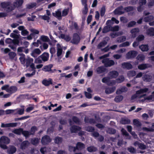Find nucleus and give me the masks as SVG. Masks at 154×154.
<instances>
[{
  "mask_svg": "<svg viewBox=\"0 0 154 154\" xmlns=\"http://www.w3.org/2000/svg\"><path fill=\"white\" fill-rule=\"evenodd\" d=\"M148 91V88H145L137 91L136 94L131 97V100L138 99V100L140 102H143L146 100L154 101V91L152 93V95L146 97V94L144 93Z\"/></svg>",
  "mask_w": 154,
  "mask_h": 154,
  "instance_id": "1",
  "label": "nucleus"
},
{
  "mask_svg": "<svg viewBox=\"0 0 154 154\" xmlns=\"http://www.w3.org/2000/svg\"><path fill=\"white\" fill-rule=\"evenodd\" d=\"M23 0H19L17 2L15 3L12 6L10 5V3L8 2H3L1 4V6L3 8H7L8 9L12 10L15 7H18L20 6L23 3Z\"/></svg>",
  "mask_w": 154,
  "mask_h": 154,
  "instance_id": "2",
  "label": "nucleus"
},
{
  "mask_svg": "<svg viewBox=\"0 0 154 154\" xmlns=\"http://www.w3.org/2000/svg\"><path fill=\"white\" fill-rule=\"evenodd\" d=\"M10 140L8 137L5 136H2L0 138V146L2 148L6 149L7 148V146L5 144L9 143Z\"/></svg>",
  "mask_w": 154,
  "mask_h": 154,
  "instance_id": "3",
  "label": "nucleus"
},
{
  "mask_svg": "<svg viewBox=\"0 0 154 154\" xmlns=\"http://www.w3.org/2000/svg\"><path fill=\"white\" fill-rule=\"evenodd\" d=\"M63 54L62 47L60 44H58L57 45V59L59 61H60L62 58Z\"/></svg>",
  "mask_w": 154,
  "mask_h": 154,
  "instance_id": "4",
  "label": "nucleus"
},
{
  "mask_svg": "<svg viewBox=\"0 0 154 154\" xmlns=\"http://www.w3.org/2000/svg\"><path fill=\"white\" fill-rule=\"evenodd\" d=\"M33 59L32 58L30 57H28L26 59V62L25 65L27 67L29 66L32 69H35V65L33 63Z\"/></svg>",
  "mask_w": 154,
  "mask_h": 154,
  "instance_id": "5",
  "label": "nucleus"
},
{
  "mask_svg": "<svg viewBox=\"0 0 154 154\" xmlns=\"http://www.w3.org/2000/svg\"><path fill=\"white\" fill-rule=\"evenodd\" d=\"M137 52L134 51H131L128 52L126 54L125 57L129 59L134 58L137 55Z\"/></svg>",
  "mask_w": 154,
  "mask_h": 154,
  "instance_id": "6",
  "label": "nucleus"
},
{
  "mask_svg": "<svg viewBox=\"0 0 154 154\" xmlns=\"http://www.w3.org/2000/svg\"><path fill=\"white\" fill-rule=\"evenodd\" d=\"M102 63H104L106 67L110 66L114 64V61L112 60H109L108 58H105L102 60Z\"/></svg>",
  "mask_w": 154,
  "mask_h": 154,
  "instance_id": "7",
  "label": "nucleus"
},
{
  "mask_svg": "<svg viewBox=\"0 0 154 154\" xmlns=\"http://www.w3.org/2000/svg\"><path fill=\"white\" fill-rule=\"evenodd\" d=\"M80 40V38L79 35L76 33L74 34L73 36V38L71 41V43L73 44H78Z\"/></svg>",
  "mask_w": 154,
  "mask_h": 154,
  "instance_id": "8",
  "label": "nucleus"
},
{
  "mask_svg": "<svg viewBox=\"0 0 154 154\" xmlns=\"http://www.w3.org/2000/svg\"><path fill=\"white\" fill-rule=\"evenodd\" d=\"M41 53V51L39 49L35 48L32 51L31 55L34 57H36Z\"/></svg>",
  "mask_w": 154,
  "mask_h": 154,
  "instance_id": "9",
  "label": "nucleus"
},
{
  "mask_svg": "<svg viewBox=\"0 0 154 154\" xmlns=\"http://www.w3.org/2000/svg\"><path fill=\"white\" fill-rule=\"evenodd\" d=\"M103 82L106 83L109 85H112L115 84V82L114 81H110L109 79L106 77L103 78L102 79Z\"/></svg>",
  "mask_w": 154,
  "mask_h": 154,
  "instance_id": "10",
  "label": "nucleus"
},
{
  "mask_svg": "<svg viewBox=\"0 0 154 154\" xmlns=\"http://www.w3.org/2000/svg\"><path fill=\"white\" fill-rule=\"evenodd\" d=\"M146 2V0H139V5L140 6L137 8V10L138 11L140 12L143 10V8L142 6L145 5Z\"/></svg>",
  "mask_w": 154,
  "mask_h": 154,
  "instance_id": "11",
  "label": "nucleus"
},
{
  "mask_svg": "<svg viewBox=\"0 0 154 154\" xmlns=\"http://www.w3.org/2000/svg\"><path fill=\"white\" fill-rule=\"evenodd\" d=\"M17 125V123H11L7 124L2 123L1 127L2 128H8L15 127Z\"/></svg>",
  "mask_w": 154,
  "mask_h": 154,
  "instance_id": "12",
  "label": "nucleus"
},
{
  "mask_svg": "<svg viewBox=\"0 0 154 154\" xmlns=\"http://www.w3.org/2000/svg\"><path fill=\"white\" fill-rule=\"evenodd\" d=\"M139 31V30L138 28H134L132 29L130 31L131 37L133 38H135Z\"/></svg>",
  "mask_w": 154,
  "mask_h": 154,
  "instance_id": "13",
  "label": "nucleus"
},
{
  "mask_svg": "<svg viewBox=\"0 0 154 154\" xmlns=\"http://www.w3.org/2000/svg\"><path fill=\"white\" fill-rule=\"evenodd\" d=\"M124 12V8H123L122 7L116 8L114 11V13L116 14L120 15L123 14Z\"/></svg>",
  "mask_w": 154,
  "mask_h": 154,
  "instance_id": "14",
  "label": "nucleus"
},
{
  "mask_svg": "<svg viewBox=\"0 0 154 154\" xmlns=\"http://www.w3.org/2000/svg\"><path fill=\"white\" fill-rule=\"evenodd\" d=\"M51 141V139L49 137L47 136L43 137L42 139V143L43 144H45L48 143Z\"/></svg>",
  "mask_w": 154,
  "mask_h": 154,
  "instance_id": "15",
  "label": "nucleus"
},
{
  "mask_svg": "<svg viewBox=\"0 0 154 154\" xmlns=\"http://www.w3.org/2000/svg\"><path fill=\"white\" fill-rule=\"evenodd\" d=\"M42 84L45 86H49L52 84V79L51 78L44 79L42 82Z\"/></svg>",
  "mask_w": 154,
  "mask_h": 154,
  "instance_id": "16",
  "label": "nucleus"
},
{
  "mask_svg": "<svg viewBox=\"0 0 154 154\" xmlns=\"http://www.w3.org/2000/svg\"><path fill=\"white\" fill-rule=\"evenodd\" d=\"M52 66V65L49 64L44 66L42 68V70L45 72L51 71V72H54V71H52L51 70V68Z\"/></svg>",
  "mask_w": 154,
  "mask_h": 154,
  "instance_id": "17",
  "label": "nucleus"
},
{
  "mask_svg": "<svg viewBox=\"0 0 154 154\" xmlns=\"http://www.w3.org/2000/svg\"><path fill=\"white\" fill-rule=\"evenodd\" d=\"M149 14V13L144 14V20L145 22H150L153 19V17L152 16H147V15Z\"/></svg>",
  "mask_w": 154,
  "mask_h": 154,
  "instance_id": "18",
  "label": "nucleus"
},
{
  "mask_svg": "<svg viewBox=\"0 0 154 154\" xmlns=\"http://www.w3.org/2000/svg\"><path fill=\"white\" fill-rule=\"evenodd\" d=\"M40 57H41L42 60L44 61H47L49 58V54L47 53H45L43 54Z\"/></svg>",
  "mask_w": 154,
  "mask_h": 154,
  "instance_id": "19",
  "label": "nucleus"
},
{
  "mask_svg": "<svg viewBox=\"0 0 154 154\" xmlns=\"http://www.w3.org/2000/svg\"><path fill=\"white\" fill-rule=\"evenodd\" d=\"M135 146H137L140 149H143L146 148V146L143 144L141 143L138 142H136L134 143Z\"/></svg>",
  "mask_w": 154,
  "mask_h": 154,
  "instance_id": "20",
  "label": "nucleus"
},
{
  "mask_svg": "<svg viewBox=\"0 0 154 154\" xmlns=\"http://www.w3.org/2000/svg\"><path fill=\"white\" fill-rule=\"evenodd\" d=\"M122 67L124 68L130 69L132 68L131 64L129 63H124L122 64Z\"/></svg>",
  "mask_w": 154,
  "mask_h": 154,
  "instance_id": "21",
  "label": "nucleus"
},
{
  "mask_svg": "<svg viewBox=\"0 0 154 154\" xmlns=\"http://www.w3.org/2000/svg\"><path fill=\"white\" fill-rule=\"evenodd\" d=\"M23 108L22 109L18 108L15 109H14L15 112H16V113L15 114H18L20 115H22L24 113V106H23Z\"/></svg>",
  "mask_w": 154,
  "mask_h": 154,
  "instance_id": "22",
  "label": "nucleus"
},
{
  "mask_svg": "<svg viewBox=\"0 0 154 154\" xmlns=\"http://www.w3.org/2000/svg\"><path fill=\"white\" fill-rule=\"evenodd\" d=\"M147 34L151 36L154 35V29L153 28H150L149 29L146 31Z\"/></svg>",
  "mask_w": 154,
  "mask_h": 154,
  "instance_id": "23",
  "label": "nucleus"
},
{
  "mask_svg": "<svg viewBox=\"0 0 154 154\" xmlns=\"http://www.w3.org/2000/svg\"><path fill=\"white\" fill-rule=\"evenodd\" d=\"M105 70V69L103 66H100L98 67L96 71L98 74H100L104 72Z\"/></svg>",
  "mask_w": 154,
  "mask_h": 154,
  "instance_id": "24",
  "label": "nucleus"
},
{
  "mask_svg": "<svg viewBox=\"0 0 154 154\" xmlns=\"http://www.w3.org/2000/svg\"><path fill=\"white\" fill-rule=\"evenodd\" d=\"M116 89L115 87H112L111 88H108L106 89L105 92L106 94H111Z\"/></svg>",
  "mask_w": 154,
  "mask_h": 154,
  "instance_id": "25",
  "label": "nucleus"
},
{
  "mask_svg": "<svg viewBox=\"0 0 154 154\" xmlns=\"http://www.w3.org/2000/svg\"><path fill=\"white\" fill-rule=\"evenodd\" d=\"M151 125H152V128H147L146 127L143 128H142V130L143 131H153L154 130L153 128H154V123H152Z\"/></svg>",
  "mask_w": 154,
  "mask_h": 154,
  "instance_id": "26",
  "label": "nucleus"
},
{
  "mask_svg": "<svg viewBox=\"0 0 154 154\" xmlns=\"http://www.w3.org/2000/svg\"><path fill=\"white\" fill-rule=\"evenodd\" d=\"M126 39V37L125 36H122L118 38L117 39V42L120 43L125 41Z\"/></svg>",
  "mask_w": 154,
  "mask_h": 154,
  "instance_id": "27",
  "label": "nucleus"
},
{
  "mask_svg": "<svg viewBox=\"0 0 154 154\" xmlns=\"http://www.w3.org/2000/svg\"><path fill=\"white\" fill-rule=\"evenodd\" d=\"M16 151V148L13 146H11L8 150V152L9 154H13L15 153Z\"/></svg>",
  "mask_w": 154,
  "mask_h": 154,
  "instance_id": "28",
  "label": "nucleus"
},
{
  "mask_svg": "<svg viewBox=\"0 0 154 154\" xmlns=\"http://www.w3.org/2000/svg\"><path fill=\"white\" fill-rule=\"evenodd\" d=\"M109 75L112 78H115L118 75V73L117 72L113 71L110 72Z\"/></svg>",
  "mask_w": 154,
  "mask_h": 154,
  "instance_id": "29",
  "label": "nucleus"
},
{
  "mask_svg": "<svg viewBox=\"0 0 154 154\" xmlns=\"http://www.w3.org/2000/svg\"><path fill=\"white\" fill-rule=\"evenodd\" d=\"M81 128L80 127L74 126H72L71 128V131L72 133L76 132L77 131H80Z\"/></svg>",
  "mask_w": 154,
  "mask_h": 154,
  "instance_id": "30",
  "label": "nucleus"
},
{
  "mask_svg": "<svg viewBox=\"0 0 154 154\" xmlns=\"http://www.w3.org/2000/svg\"><path fill=\"white\" fill-rule=\"evenodd\" d=\"M40 39L43 42H49L50 39L47 36L42 35L40 37Z\"/></svg>",
  "mask_w": 154,
  "mask_h": 154,
  "instance_id": "31",
  "label": "nucleus"
},
{
  "mask_svg": "<svg viewBox=\"0 0 154 154\" xmlns=\"http://www.w3.org/2000/svg\"><path fill=\"white\" fill-rule=\"evenodd\" d=\"M17 90V88L15 86H11L9 87L8 92L11 94L13 93L16 92Z\"/></svg>",
  "mask_w": 154,
  "mask_h": 154,
  "instance_id": "32",
  "label": "nucleus"
},
{
  "mask_svg": "<svg viewBox=\"0 0 154 154\" xmlns=\"http://www.w3.org/2000/svg\"><path fill=\"white\" fill-rule=\"evenodd\" d=\"M139 48L143 51H147L149 50L148 46L147 45H142L140 46Z\"/></svg>",
  "mask_w": 154,
  "mask_h": 154,
  "instance_id": "33",
  "label": "nucleus"
},
{
  "mask_svg": "<svg viewBox=\"0 0 154 154\" xmlns=\"http://www.w3.org/2000/svg\"><path fill=\"white\" fill-rule=\"evenodd\" d=\"M127 89L125 87H123L121 89L117 90L116 93L117 94H120L121 93L125 92L127 91Z\"/></svg>",
  "mask_w": 154,
  "mask_h": 154,
  "instance_id": "34",
  "label": "nucleus"
},
{
  "mask_svg": "<svg viewBox=\"0 0 154 154\" xmlns=\"http://www.w3.org/2000/svg\"><path fill=\"white\" fill-rule=\"evenodd\" d=\"M60 38H62L64 39L66 41H69L71 39L70 37L68 35H65L63 34L61 35Z\"/></svg>",
  "mask_w": 154,
  "mask_h": 154,
  "instance_id": "35",
  "label": "nucleus"
},
{
  "mask_svg": "<svg viewBox=\"0 0 154 154\" xmlns=\"http://www.w3.org/2000/svg\"><path fill=\"white\" fill-rule=\"evenodd\" d=\"M148 67V65L145 64L140 65L138 66V68L141 70L144 69Z\"/></svg>",
  "mask_w": 154,
  "mask_h": 154,
  "instance_id": "36",
  "label": "nucleus"
},
{
  "mask_svg": "<svg viewBox=\"0 0 154 154\" xmlns=\"http://www.w3.org/2000/svg\"><path fill=\"white\" fill-rule=\"evenodd\" d=\"M145 57L143 54H140L138 55L137 57V60L140 61H142L145 59Z\"/></svg>",
  "mask_w": 154,
  "mask_h": 154,
  "instance_id": "37",
  "label": "nucleus"
},
{
  "mask_svg": "<svg viewBox=\"0 0 154 154\" xmlns=\"http://www.w3.org/2000/svg\"><path fill=\"white\" fill-rule=\"evenodd\" d=\"M85 145L82 143L80 142L78 143L76 145V148L78 149L81 150L84 148Z\"/></svg>",
  "mask_w": 154,
  "mask_h": 154,
  "instance_id": "38",
  "label": "nucleus"
},
{
  "mask_svg": "<svg viewBox=\"0 0 154 154\" xmlns=\"http://www.w3.org/2000/svg\"><path fill=\"white\" fill-rule=\"evenodd\" d=\"M25 55L22 54L21 57L19 58V59L22 64H25L26 62V60L25 59Z\"/></svg>",
  "mask_w": 154,
  "mask_h": 154,
  "instance_id": "39",
  "label": "nucleus"
},
{
  "mask_svg": "<svg viewBox=\"0 0 154 154\" xmlns=\"http://www.w3.org/2000/svg\"><path fill=\"white\" fill-rule=\"evenodd\" d=\"M123 99V97L122 96H118L115 98L114 100L116 102H119L122 101Z\"/></svg>",
  "mask_w": 154,
  "mask_h": 154,
  "instance_id": "40",
  "label": "nucleus"
},
{
  "mask_svg": "<svg viewBox=\"0 0 154 154\" xmlns=\"http://www.w3.org/2000/svg\"><path fill=\"white\" fill-rule=\"evenodd\" d=\"M130 122V120L127 118H123L122 119L121 122L122 124H125L129 123Z\"/></svg>",
  "mask_w": 154,
  "mask_h": 154,
  "instance_id": "41",
  "label": "nucleus"
},
{
  "mask_svg": "<svg viewBox=\"0 0 154 154\" xmlns=\"http://www.w3.org/2000/svg\"><path fill=\"white\" fill-rule=\"evenodd\" d=\"M151 77L149 75H145L143 77V80L146 82H149L151 79Z\"/></svg>",
  "mask_w": 154,
  "mask_h": 154,
  "instance_id": "42",
  "label": "nucleus"
},
{
  "mask_svg": "<svg viewBox=\"0 0 154 154\" xmlns=\"http://www.w3.org/2000/svg\"><path fill=\"white\" fill-rule=\"evenodd\" d=\"M136 74V72L134 71H130L128 72L127 75L129 77L134 76Z\"/></svg>",
  "mask_w": 154,
  "mask_h": 154,
  "instance_id": "43",
  "label": "nucleus"
},
{
  "mask_svg": "<svg viewBox=\"0 0 154 154\" xmlns=\"http://www.w3.org/2000/svg\"><path fill=\"white\" fill-rule=\"evenodd\" d=\"M23 129L21 128L16 129L13 131V132L14 134L19 135L22 134Z\"/></svg>",
  "mask_w": 154,
  "mask_h": 154,
  "instance_id": "44",
  "label": "nucleus"
},
{
  "mask_svg": "<svg viewBox=\"0 0 154 154\" xmlns=\"http://www.w3.org/2000/svg\"><path fill=\"white\" fill-rule=\"evenodd\" d=\"M53 15L58 18L61 17V12L58 10L57 11H56L55 13H53Z\"/></svg>",
  "mask_w": 154,
  "mask_h": 154,
  "instance_id": "45",
  "label": "nucleus"
},
{
  "mask_svg": "<svg viewBox=\"0 0 154 154\" xmlns=\"http://www.w3.org/2000/svg\"><path fill=\"white\" fill-rule=\"evenodd\" d=\"M134 124L137 126H140L141 125V123L138 119H134L133 120Z\"/></svg>",
  "mask_w": 154,
  "mask_h": 154,
  "instance_id": "46",
  "label": "nucleus"
},
{
  "mask_svg": "<svg viewBox=\"0 0 154 154\" xmlns=\"http://www.w3.org/2000/svg\"><path fill=\"white\" fill-rule=\"evenodd\" d=\"M32 72L31 73H27L25 74V76L27 77H31L35 75V70L34 69H32Z\"/></svg>",
  "mask_w": 154,
  "mask_h": 154,
  "instance_id": "47",
  "label": "nucleus"
},
{
  "mask_svg": "<svg viewBox=\"0 0 154 154\" xmlns=\"http://www.w3.org/2000/svg\"><path fill=\"white\" fill-rule=\"evenodd\" d=\"M131 43V42L127 41L120 44L119 45V46L120 47H125L128 46L130 45Z\"/></svg>",
  "mask_w": 154,
  "mask_h": 154,
  "instance_id": "48",
  "label": "nucleus"
},
{
  "mask_svg": "<svg viewBox=\"0 0 154 154\" xmlns=\"http://www.w3.org/2000/svg\"><path fill=\"white\" fill-rule=\"evenodd\" d=\"M121 131L123 134L126 136V139H129L130 138V137L129 135L127 133L125 130L123 128L122 129Z\"/></svg>",
  "mask_w": 154,
  "mask_h": 154,
  "instance_id": "49",
  "label": "nucleus"
},
{
  "mask_svg": "<svg viewBox=\"0 0 154 154\" xmlns=\"http://www.w3.org/2000/svg\"><path fill=\"white\" fill-rule=\"evenodd\" d=\"M142 73L141 72H139L138 74H137L136 77L135 78H134V79L131 82H132V83L134 82L133 84H136L137 83V82H135V79L136 78H140L142 76Z\"/></svg>",
  "mask_w": 154,
  "mask_h": 154,
  "instance_id": "50",
  "label": "nucleus"
},
{
  "mask_svg": "<svg viewBox=\"0 0 154 154\" xmlns=\"http://www.w3.org/2000/svg\"><path fill=\"white\" fill-rule=\"evenodd\" d=\"M29 144V143L27 141H23L21 144V148L24 149Z\"/></svg>",
  "mask_w": 154,
  "mask_h": 154,
  "instance_id": "51",
  "label": "nucleus"
},
{
  "mask_svg": "<svg viewBox=\"0 0 154 154\" xmlns=\"http://www.w3.org/2000/svg\"><path fill=\"white\" fill-rule=\"evenodd\" d=\"M39 17L43 20H47L48 22H49L48 20L50 19L49 17L45 15L44 16H40Z\"/></svg>",
  "mask_w": 154,
  "mask_h": 154,
  "instance_id": "52",
  "label": "nucleus"
},
{
  "mask_svg": "<svg viewBox=\"0 0 154 154\" xmlns=\"http://www.w3.org/2000/svg\"><path fill=\"white\" fill-rule=\"evenodd\" d=\"M48 47V45L46 43H44L42 46L40 47L42 50H46L47 49Z\"/></svg>",
  "mask_w": 154,
  "mask_h": 154,
  "instance_id": "53",
  "label": "nucleus"
},
{
  "mask_svg": "<svg viewBox=\"0 0 154 154\" xmlns=\"http://www.w3.org/2000/svg\"><path fill=\"white\" fill-rule=\"evenodd\" d=\"M1 51L4 54H7L10 51V50L8 48H2L1 49Z\"/></svg>",
  "mask_w": 154,
  "mask_h": 154,
  "instance_id": "54",
  "label": "nucleus"
},
{
  "mask_svg": "<svg viewBox=\"0 0 154 154\" xmlns=\"http://www.w3.org/2000/svg\"><path fill=\"white\" fill-rule=\"evenodd\" d=\"M125 80V78L123 76H120L116 80L117 82L121 83L123 82Z\"/></svg>",
  "mask_w": 154,
  "mask_h": 154,
  "instance_id": "55",
  "label": "nucleus"
},
{
  "mask_svg": "<svg viewBox=\"0 0 154 154\" xmlns=\"http://www.w3.org/2000/svg\"><path fill=\"white\" fill-rule=\"evenodd\" d=\"M110 30V27L108 26L105 27L103 30V32L104 33L107 32L109 31Z\"/></svg>",
  "mask_w": 154,
  "mask_h": 154,
  "instance_id": "56",
  "label": "nucleus"
},
{
  "mask_svg": "<svg viewBox=\"0 0 154 154\" xmlns=\"http://www.w3.org/2000/svg\"><path fill=\"white\" fill-rule=\"evenodd\" d=\"M39 140L36 138H34L31 141L32 143L34 144L35 145L38 143Z\"/></svg>",
  "mask_w": 154,
  "mask_h": 154,
  "instance_id": "57",
  "label": "nucleus"
},
{
  "mask_svg": "<svg viewBox=\"0 0 154 154\" xmlns=\"http://www.w3.org/2000/svg\"><path fill=\"white\" fill-rule=\"evenodd\" d=\"M96 150V148L94 146H90L88 148V150L89 152H94Z\"/></svg>",
  "mask_w": 154,
  "mask_h": 154,
  "instance_id": "58",
  "label": "nucleus"
},
{
  "mask_svg": "<svg viewBox=\"0 0 154 154\" xmlns=\"http://www.w3.org/2000/svg\"><path fill=\"white\" fill-rule=\"evenodd\" d=\"M22 134L26 137H27L30 135L31 134H30V133L28 131H23V130H22Z\"/></svg>",
  "mask_w": 154,
  "mask_h": 154,
  "instance_id": "59",
  "label": "nucleus"
},
{
  "mask_svg": "<svg viewBox=\"0 0 154 154\" xmlns=\"http://www.w3.org/2000/svg\"><path fill=\"white\" fill-rule=\"evenodd\" d=\"M9 87L8 85H6L3 86L1 88V89L2 90H5L7 92H8Z\"/></svg>",
  "mask_w": 154,
  "mask_h": 154,
  "instance_id": "60",
  "label": "nucleus"
},
{
  "mask_svg": "<svg viewBox=\"0 0 154 154\" xmlns=\"http://www.w3.org/2000/svg\"><path fill=\"white\" fill-rule=\"evenodd\" d=\"M69 11V9L66 8L64 9L62 11V16H66L68 14Z\"/></svg>",
  "mask_w": 154,
  "mask_h": 154,
  "instance_id": "61",
  "label": "nucleus"
},
{
  "mask_svg": "<svg viewBox=\"0 0 154 154\" xmlns=\"http://www.w3.org/2000/svg\"><path fill=\"white\" fill-rule=\"evenodd\" d=\"M62 140L61 138L60 137H57L55 138V142L57 143H61Z\"/></svg>",
  "mask_w": 154,
  "mask_h": 154,
  "instance_id": "62",
  "label": "nucleus"
},
{
  "mask_svg": "<svg viewBox=\"0 0 154 154\" xmlns=\"http://www.w3.org/2000/svg\"><path fill=\"white\" fill-rule=\"evenodd\" d=\"M144 36L143 35H140L138 36L136 38V40L138 42L141 41L144 39Z\"/></svg>",
  "mask_w": 154,
  "mask_h": 154,
  "instance_id": "63",
  "label": "nucleus"
},
{
  "mask_svg": "<svg viewBox=\"0 0 154 154\" xmlns=\"http://www.w3.org/2000/svg\"><path fill=\"white\" fill-rule=\"evenodd\" d=\"M106 43L105 42H103L100 43L97 46V48L100 49L101 47H104L106 45Z\"/></svg>",
  "mask_w": 154,
  "mask_h": 154,
  "instance_id": "64",
  "label": "nucleus"
}]
</instances>
